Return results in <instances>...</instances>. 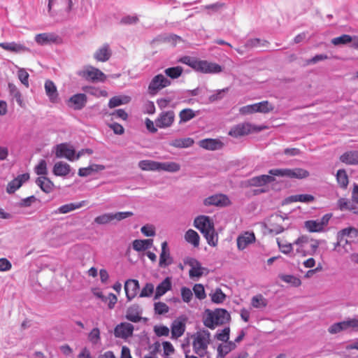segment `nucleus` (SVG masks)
I'll return each mask as SVG.
<instances>
[{"instance_id":"f257e3e1","label":"nucleus","mask_w":358,"mask_h":358,"mask_svg":"<svg viewBox=\"0 0 358 358\" xmlns=\"http://www.w3.org/2000/svg\"><path fill=\"white\" fill-rule=\"evenodd\" d=\"M194 226L203 235L208 245L215 247L217 244V235L214 223L206 215H199L194 219Z\"/></svg>"},{"instance_id":"f03ea898","label":"nucleus","mask_w":358,"mask_h":358,"mask_svg":"<svg viewBox=\"0 0 358 358\" xmlns=\"http://www.w3.org/2000/svg\"><path fill=\"white\" fill-rule=\"evenodd\" d=\"M193 339L192 347L194 352L200 357H204L207 353L208 346L210 341V333L208 330L203 329L197 331L192 336Z\"/></svg>"},{"instance_id":"7ed1b4c3","label":"nucleus","mask_w":358,"mask_h":358,"mask_svg":"<svg viewBox=\"0 0 358 358\" xmlns=\"http://www.w3.org/2000/svg\"><path fill=\"white\" fill-rule=\"evenodd\" d=\"M294 244L296 247V253L302 257L313 255L320 245V243L317 240L310 238L307 236L299 237L294 242Z\"/></svg>"},{"instance_id":"20e7f679","label":"nucleus","mask_w":358,"mask_h":358,"mask_svg":"<svg viewBox=\"0 0 358 358\" xmlns=\"http://www.w3.org/2000/svg\"><path fill=\"white\" fill-rule=\"evenodd\" d=\"M71 6L72 0H48V13L52 17L59 15L61 17L57 20H62L67 17L71 10Z\"/></svg>"},{"instance_id":"39448f33","label":"nucleus","mask_w":358,"mask_h":358,"mask_svg":"<svg viewBox=\"0 0 358 358\" xmlns=\"http://www.w3.org/2000/svg\"><path fill=\"white\" fill-rule=\"evenodd\" d=\"M55 155L57 158H66L68 160L73 162L78 159L81 156V152H79L76 155V150L72 147H69L67 143H60L55 146Z\"/></svg>"},{"instance_id":"423d86ee","label":"nucleus","mask_w":358,"mask_h":358,"mask_svg":"<svg viewBox=\"0 0 358 358\" xmlns=\"http://www.w3.org/2000/svg\"><path fill=\"white\" fill-rule=\"evenodd\" d=\"M79 76L84 78L86 80L90 82H104L106 79V76L99 69L90 66L85 69L79 73Z\"/></svg>"},{"instance_id":"0eeeda50","label":"nucleus","mask_w":358,"mask_h":358,"mask_svg":"<svg viewBox=\"0 0 358 358\" xmlns=\"http://www.w3.org/2000/svg\"><path fill=\"white\" fill-rule=\"evenodd\" d=\"M171 82L165 76L157 74L152 78L148 85L150 94H155L162 89L170 86Z\"/></svg>"},{"instance_id":"6e6552de","label":"nucleus","mask_w":358,"mask_h":358,"mask_svg":"<svg viewBox=\"0 0 358 358\" xmlns=\"http://www.w3.org/2000/svg\"><path fill=\"white\" fill-rule=\"evenodd\" d=\"M202 73L217 74L222 71V67L216 63L206 60H199L196 71Z\"/></svg>"},{"instance_id":"1a4fd4ad","label":"nucleus","mask_w":358,"mask_h":358,"mask_svg":"<svg viewBox=\"0 0 358 358\" xmlns=\"http://www.w3.org/2000/svg\"><path fill=\"white\" fill-rule=\"evenodd\" d=\"M175 119L173 110L162 112L155 120V124L159 128H166L172 125Z\"/></svg>"},{"instance_id":"9d476101","label":"nucleus","mask_w":358,"mask_h":358,"mask_svg":"<svg viewBox=\"0 0 358 358\" xmlns=\"http://www.w3.org/2000/svg\"><path fill=\"white\" fill-rule=\"evenodd\" d=\"M133 324L128 322H121L114 329V335L116 338H127L132 336L134 332Z\"/></svg>"},{"instance_id":"9b49d317","label":"nucleus","mask_w":358,"mask_h":358,"mask_svg":"<svg viewBox=\"0 0 358 358\" xmlns=\"http://www.w3.org/2000/svg\"><path fill=\"white\" fill-rule=\"evenodd\" d=\"M61 38L55 33H42L36 34L35 41L40 45H47L52 43H59Z\"/></svg>"},{"instance_id":"f8f14e48","label":"nucleus","mask_w":358,"mask_h":358,"mask_svg":"<svg viewBox=\"0 0 358 358\" xmlns=\"http://www.w3.org/2000/svg\"><path fill=\"white\" fill-rule=\"evenodd\" d=\"M29 174L27 173L18 175L15 178L8 183L6 187L7 193L10 194L15 193V191L20 188L24 182L29 180Z\"/></svg>"},{"instance_id":"ddd939ff","label":"nucleus","mask_w":358,"mask_h":358,"mask_svg":"<svg viewBox=\"0 0 358 358\" xmlns=\"http://www.w3.org/2000/svg\"><path fill=\"white\" fill-rule=\"evenodd\" d=\"M162 251L159 255V266L160 268H166L172 264L173 262V257L171 256L170 250L166 241L162 243Z\"/></svg>"},{"instance_id":"4468645a","label":"nucleus","mask_w":358,"mask_h":358,"mask_svg":"<svg viewBox=\"0 0 358 358\" xmlns=\"http://www.w3.org/2000/svg\"><path fill=\"white\" fill-rule=\"evenodd\" d=\"M87 101L85 94L78 93L71 96L68 100V106L72 107L74 110L83 109Z\"/></svg>"},{"instance_id":"2eb2a0df","label":"nucleus","mask_w":358,"mask_h":358,"mask_svg":"<svg viewBox=\"0 0 358 358\" xmlns=\"http://www.w3.org/2000/svg\"><path fill=\"white\" fill-rule=\"evenodd\" d=\"M140 285L137 280L129 279L124 283V290L127 299L129 301L136 297L139 290Z\"/></svg>"},{"instance_id":"dca6fc26","label":"nucleus","mask_w":358,"mask_h":358,"mask_svg":"<svg viewBox=\"0 0 358 358\" xmlns=\"http://www.w3.org/2000/svg\"><path fill=\"white\" fill-rule=\"evenodd\" d=\"M52 173L56 176L66 177L71 173V175H73L74 171L72 170L69 164L59 161L56 162L53 166Z\"/></svg>"},{"instance_id":"f3484780","label":"nucleus","mask_w":358,"mask_h":358,"mask_svg":"<svg viewBox=\"0 0 358 358\" xmlns=\"http://www.w3.org/2000/svg\"><path fill=\"white\" fill-rule=\"evenodd\" d=\"M112 55V50L109 44L104 43L99 47L94 53V58L101 62H107Z\"/></svg>"},{"instance_id":"a211bd4d","label":"nucleus","mask_w":358,"mask_h":358,"mask_svg":"<svg viewBox=\"0 0 358 358\" xmlns=\"http://www.w3.org/2000/svg\"><path fill=\"white\" fill-rule=\"evenodd\" d=\"M255 236L253 232L246 231L237 238V247L239 250H243L250 244L255 241Z\"/></svg>"},{"instance_id":"6ab92c4d","label":"nucleus","mask_w":358,"mask_h":358,"mask_svg":"<svg viewBox=\"0 0 358 358\" xmlns=\"http://www.w3.org/2000/svg\"><path fill=\"white\" fill-rule=\"evenodd\" d=\"M251 131V125L249 123H241L233 127L229 131V135L238 138L248 134Z\"/></svg>"},{"instance_id":"aec40b11","label":"nucleus","mask_w":358,"mask_h":358,"mask_svg":"<svg viewBox=\"0 0 358 358\" xmlns=\"http://www.w3.org/2000/svg\"><path fill=\"white\" fill-rule=\"evenodd\" d=\"M201 148L208 150H217L222 148L224 144L219 139L205 138L199 142Z\"/></svg>"},{"instance_id":"412c9836","label":"nucleus","mask_w":358,"mask_h":358,"mask_svg":"<svg viewBox=\"0 0 358 358\" xmlns=\"http://www.w3.org/2000/svg\"><path fill=\"white\" fill-rule=\"evenodd\" d=\"M141 314L142 310L141 307L137 304H134L127 308L125 317L130 322H138L142 319Z\"/></svg>"},{"instance_id":"4be33fe9","label":"nucleus","mask_w":358,"mask_h":358,"mask_svg":"<svg viewBox=\"0 0 358 358\" xmlns=\"http://www.w3.org/2000/svg\"><path fill=\"white\" fill-rule=\"evenodd\" d=\"M0 47L5 50L15 52V53H21L25 52H30L29 48H27L25 45L15 43V42H4L0 43Z\"/></svg>"},{"instance_id":"5701e85b","label":"nucleus","mask_w":358,"mask_h":358,"mask_svg":"<svg viewBox=\"0 0 358 358\" xmlns=\"http://www.w3.org/2000/svg\"><path fill=\"white\" fill-rule=\"evenodd\" d=\"M229 203V198L224 194L210 196L204 200L206 206H227Z\"/></svg>"},{"instance_id":"b1692460","label":"nucleus","mask_w":358,"mask_h":358,"mask_svg":"<svg viewBox=\"0 0 358 358\" xmlns=\"http://www.w3.org/2000/svg\"><path fill=\"white\" fill-rule=\"evenodd\" d=\"M275 180V178L269 175H261L252 177L249 180V185L254 187H261Z\"/></svg>"},{"instance_id":"393cba45","label":"nucleus","mask_w":358,"mask_h":358,"mask_svg":"<svg viewBox=\"0 0 358 358\" xmlns=\"http://www.w3.org/2000/svg\"><path fill=\"white\" fill-rule=\"evenodd\" d=\"M171 287L172 283L171 278L167 277L157 286L154 299H159L162 296L170 290Z\"/></svg>"},{"instance_id":"a878e982","label":"nucleus","mask_w":358,"mask_h":358,"mask_svg":"<svg viewBox=\"0 0 358 358\" xmlns=\"http://www.w3.org/2000/svg\"><path fill=\"white\" fill-rule=\"evenodd\" d=\"M340 160L348 165H358V150L345 152L341 155Z\"/></svg>"},{"instance_id":"bb28decb","label":"nucleus","mask_w":358,"mask_h":358,"mask_svg":"<svg viewBox=\"0 0 358 358\" xmlns=\"http://www.w3.org/2000/svg\"><path fill=\"white\" fill-rule=\"evenodd\" d=\"M44 87L46 95L48 96L50 101L52 103H56L58 100V93L55 83L48 80L45 81Z\"/></svg>"},{"instance_id":"cd10ccee","label":"nucleus","mask_w":358,"mask_h":358,"mask_svg":"<svg viewBox=\"0 0 358 358\" xmlns=\"http://www.w3.org/2000/svg\"><path fill=\"white\" fill-rule=\"evenodd\" d=\"M87 201H81L78 203H70L61 206L57 210L56 213L66 214L71 211L80 208L87 204Z\"/></svg>"},{"instance_id":"c85d7f7f","label":"nucleus","mask_w":358,"mask_h":358,"mask_svg":"<svg viewBox=\"0 0 358 358\" xmlns=\"http://www.w3.org/2000/svg\"><path fill=\"white\" fill-rule=\"evenodd\" d=\"M36 184L45 193H50L54 188V183L46 176H40L36 180Z\"/></svg>"},{"instance_id":"c756f323","label":"nucleus","mask_w":358,"mask_h":358,"mask_svg":"<svg viewBox=\"0 0 358 358\" xmlns=\"http://www.w3.org/2000/svg\"><path fill=\"white\" fill-rule=\"evenodd\" d=\"M224 343V344H220L217 347V356L219 358H224L236 348V343L233 341H228Z\"/></svg>"},{"instance_id":"7c9ffc66","label":"nucleus","mask_w":358,"mask_h":358,"mask_svg":"<svg viewBox=\"0 0 358 358\" xmlns=\"http://www.w3.org/2000/svg\"><path fill=\"white\" fill-rule=\"evenodd\" d=\"M171 337L178 338L180 337L185 331V324L179 320H175L171 324Z\"/></svg>"},{"instance_id":"2f4dec72","label":"nucleus","mask_w":358,"mask_h":358,"mask_svg":"<svg viewBox=\"0 0 358 358\" xmlns=\"http://www.w3.org/2000/svg\"><path fill=\"white\" fill-rule=\"evenodd\" d=\"M338 206L341 210H348L354 214L358 215V206L350 202L348 199L341 198L338 201Z\"/></svg>"},{"instance_id":"473e14b6","label":"nucleus","mask_w":358,"mask_h":358,"mask_svg":"<svg viewBox=\"0 0 358 358\" xmlns=\"http://www.w3.org/2000/svg\"><path fill=\"white\" fill-rule=\"evenodd\" d=\"M194 143V141L193 138L187 137L173 139L169 143V145L177 148H187L191 147Z\"/></svg>"},{"instance_id":"72a5a7b5","label":"nucleus","mask_w":358,"mask_h":358,"mask_svg":"<svg viewBox=\"0 0 358 358\" xmlns=\"http://www.w3.org/2000/svg\"><path fill=\"white\" fill-rule=\"evenodd\" d=\"M152 243V239L135 240L133 241L132 246L134 250L141 252L151 248Z\"/></svg>"},{"instance_id":"f704fd0d","label":"nucleus","mask_w":358,"mask_h":358,"mask_svg":"<svg viewBox=\"0 0 358 358\" xmlns=\"http://www.w3.org/2000/svg\"><path fill=\"white\" fill-rule=\"evenodd\" d=\"M105 166L101 164H93L85 168H80L78 170V175L80 177H86L92 174L93 172H97L104 170Z\"/></svg>"},{"instance_id":"c9c22d12","label":"nucleus","mask_w":358,"mask_h":358,"mask_svg":"<svg viewBox=\"0 0 358 358\" xmlns=\"http://www.w3.org/2000/svg\"><path fill=\"white\" fill-rule=\"evenodd\" d=\"M130 100L131 98L128 96H115L110 99L108 106L110 108H113L123 104H127Z\"/></svg>"},{"instance_id":"e433bc0d","label":"nucleus","mask_w":358,"mask_h":358,"mask_svg":"<svg viewBox=\"0 0 358 358\" xmlns=\"http://www.w3.org/2000/svg\"><path fill=\"white\" fill-rule=\"evenodd\" d=\"M309 176V172L301 168L288 169V178L303 179Z\"/></svg>"},{"instance_id":"4c0bfd02","label":"nucleus","mask_w":358,"mask_h":358,"mask_svg":"<svg viewBox=\"0 0 358 358\" xmlns=\"http://www.w3.org/2000/svg\"><path fill=\"white\" fill-rule=\"evenodd\" d=\"M138 166L143 171H159V162L152 160H141L138 163Z\"/></svg>"},{"instance_id":"58836bf2","label":"nucleus","mask_w":358,"mask_h":358,"mask_svg":"<svg viewBox=\"0 0 358 358\" xmlns=\"http://www.w3.org/2000/svg\"><path fill=\"white\" fill-rule=\"evenodd\" d=\"M8 88L10 95L13 97V99H15L16 102L20 107H22L23 100L22 98L21 92L18 88L15 86V85L13 83H8Z\"/></svg>"},{"instance_id":"ea45409f","label":"nucleus","mask_w":358,"mask_h":358,"mask_svg":"<svg viewBox=\"0 0 358 358\" xmlns=\"http://www.w3.org/2000/svg\"><path fill=\"white\" fill-rule=\"evenodd\" d=\"M268 45V42L267 41L260 38H250L245 42V46L247 48H267Z\"/></svg>"},{"instance_id":"a19ab883","label":"nucleus","mask_w":358,"mask_h":358,"mask_svg":"<svg viewBox=\"0 0 358 358\" xmlns=\"http://www.w3.org/2000/svg\"><path fill=\"white\" fill-rule=\"evenodd\" d=\"M180 169V166L176 162H159V171H165L171 173H174L178 171Z\"/></svg>"},{"instance_id":"79ce46f5","label":"nucleus","mask_w":358,"mask_h":358,"mask_svg":"<svg viewBox=\"0 0 358 358\" xmlns=\"http://www.w3.org/2000/svg\"><path fill=\"white\" fill-rule=\"evenodd\" d=\"M185 238L187 242L192 244L194 247H198L199 245V236L198 233L193 229H189L186 231Z\"/></svg>"},{"instance_id":"37998d69","label":"nucleus","mask_w":358,"mask_h":358,"mask_svg":"<svg viewBox=\"0 0 358 358\" xmlns=\"http://www.w3.org/2000/svg\"><path fill=\"white\" fill-rule=\"evenodd\" d=\"M355 36H351L348 34H343L338 37H336L331 39V43L334 45H345L349 43H354Z\"/></svg>"},{"instance_id":"c03bdc74","label":"nucleus","mask_w":358,"mask_h":358,"mask_svg":"<svg viewBox=\"0 0 358 358\" xmlns=\"http://www.w3.org/2000/svg\"><path fill=\"white\" fill-rule=\"evenodd\" d=\"M83 90L85 92L96 97L106 96L108 95V92L106 90H101L93 86L83 87Z\"/></svg>"},{"instance_id":"a18cd8bd","label":"nucleus","mask_w":358,"mask_h":358,"mask_svg":"<svg viewBox=\"0 0 358 358\" xmlns=\"http://www.w3.org/2000/svg\"><path fill=\"white\" fill-rule=\"evenodd\" d=\"M182 72L183 69L180 66L169 67L164 70L165 75L171 79H176L179 78L182 75Z\"/></svg>"},{"instance_id":"49530a36","label":"nucleus","mask_w":358,"mask_h":358,"mask_svg":"<svg viewBox=\"0 0 358 358\" xmlns=\"http://www.w3.org/2000/svg\"><path fill=\"white\" fill-rule=\"evenodd\" d=\"M305 227L310 232H321L324 230L319 220L305 222Z\"/></svg>"},{"instance_id":"de8ad7c7","label":"nucleus","mask_w":358,"mask_h":358,"mask_svg":"<svg viewBox=\"0 0 358 358\" xmlns=\"http://www.w3.org/2000/svg\"><path fill=\"white\" fill-rule=\"evenodd\" d=\"M336 180L340 185V187L343 189H345L348 187L349 180L348 176L346 173V171L344 169H339L336 173Z\"/></svg>"},{"instance_id":"09e8293b","label":"nucleus","mask_w":358,"mask_h":358,"mask_svg":"<svg viewBox=\"0 0 358 358\" xmlns=\"http://www.w3.org/2000/svg\"><path fill=\"white\" fill-rule=\"evenodd\" d=\"M87 338L89 341L93 345H96L101 343V333L97 327L93 328L88 334Z\"/></svg>"},{"instance_id":"8fccbe9b","label":"nucleus","mask_w":358,"mask_h":358,"mask_svg":"<svg viewBox=\"0 0 358 358\" xmlns=\"http://www.w3.org/2000/svg\"><path fill=\"white\" fill-rule=\"evenodd\" d=\"M339 232L340 239L342 241L343 238L350 237V238H357L358 236V229L355 227H349L345 229H343Z\"/></svg>"},{"instance_id":"3c124183","label":"nucleus","mask_w":358,"mask_h":358,"mask_svg":"<svg viewBox=\"0 0 358 358\" xmlns=\"http://www.w3.org/2000/svg\"><path fill=\"white\" fill-rule=\"evenodd\" d=\"M214 312L219 325L224 324L230 318L229 313L225 309L218 308Z\"/></svg>"},{"instance_id":"603ef678","label":"nucleus","mask_w":358,"mask_h":358,"mask_svg":"<svg viewBox=\"0 0 358 358\" xmlns=\"http://www.w3.org/2000/svg\"><path fill=\"white\" fill-rule=\"evenodd\" d=\"M215 312H208L207 316L203 320V324L206 327L213 329L219 325L217 319L215 317Z\"/></svg>"},{"instance_id":"864d4df0","label":"nucleus","mask_w":358,"mask_h":358,"mask_svg":"<svg viewBox=\"0 0 358 358\" xmlns=\"http://www.w3.org/2000/svg\"><path fill=\"white\" fill-rule=\"evenodd\" d=\"M196 116L194 111L191 108H185L182 110L179 113L180 124L187 122L193 119Z\"/></svg>"},{"instance_id":"5fc2aeb1","label":"nucleus","mask_w":358,"mask_h":358,"mask_svg":"<svg viewBox=\"0 0 358 358\" xmlns=\"http://www.w3.org/2000/svg\"><path fill=\"white\" fill-rule=\"evenodd\" d=\"M251 305L255 308H265L267 306V301L262 294H257L252 298Z\"/></svg>"},{"instance_id":"6e6d98bb","label":"nucleus","mask_w":358,"mask_h":358,"mask_svg":"<svg viewBox=\"0 0 358 358\" xmlns=\"http://www.w3.org/2000/svg\"><path fill=\"white\" fill-rule=\"evenodd\" d=\"M206 268L201 266V263L196 266L194 268H191L189 271V275L191 279L199 280L203 275V271Z\"/></svg>"},{"instance_id":"4d7b16f0","label":"nucleus","mask_w":358,"mask_h":358,"mask_svg":"<svg viewBox=\"0 0 358 358\" xmlns=\"http://www.w3.org/2000/svg\"><path fill=\"white\" fill-rule=\"evenodd\" d=\"M228 91V87L214 91L213 94L208 97V101L206 102V103H213L216 101L221 100L222 99H223L224 94L227 93Z\"/></svg>"},{"instance_id":"13d9d810","label":"nucleus","mask_w":358,"mask_h":358,"mask_svg":"<svg viewBox=\"0 0 358 358\" xmlns=\"http://www.w3.org/2000/svg\"><path fill=\"white\" fill-rule=\"evenodd\" d=\"M178 62L182 64H185L192 67L194 70L196 71L197 65L199 63L198 59L189 56H183L178 59Z\"/></svg>"},{"instance_id":"bf43d9fd","label":"nucleus","mask_w":358,"mask_h":358,"mask_svg":"<svg viewBox=\"0 0 358 358\" xmlns=\"http://www.w3.org/2000/svg\"><path fill=\"white\" fill-rule=\"evenodd\" d=\"M292 201L302 202V203H310L314 200V196L311 194H296L291 196Z\"/></svg>"},{"instance_id":"052dcab7","label":"nucleus","mask_w":358,"mask_h":358,"mask_svg":"<svg viewBox=\"0 0 358 358\" xmlns=\"http://www.w3.org/2000/svg\"><path fill=\"white\" fill-rule=\"evenodd\" d=\"M257 110L258 113H267L273 110V106L267 101L257 103Z\"/></svg>"},{"instance_id":"680f3d73","label":"nucleus","mask_w":358,"mask_h":358,"mask_svg":"<svg viewBox=\"0 0 358 358\" xmlns=\"http://www.w3.org/2000/svg\"><path fill=\"white\" fill-rule=\"evenodd\" d=\"M113 220V213H108L97 216L94 219V222L98 224H106Z\"/></svg>"},{"instance_id":"e2e57ef3","label":"nucleus","mask_w":358,"mask_h":358,"mask_svg":"<svg viewBox=\"0 0 358 358\" xmlns=\"http://www.w3.org/2000/svg\"><path fill=\"white\" fill-rule=\"evenodd\" d=\"M277 243L280 252L285 255H289L293 251L294 245H295L294 243H282L279 238H277Z\"/></svg>"},{"instance_id":"0e129e2a","label":"nucleus","mask_w":358,"mask_h":358,"mask_svg":"<svg viewBox=\"0 0 358 358\" xmlns=\"http://www.w3.org/2000/svg\"><path fill=\"white\" fill-rule=\"evenodd\" d=\"M230 329L225 327L222 330H218L215 334V338L222 342H227L229 339Z\"/></svg>"},{"instance_id":"69168bd1","label":"nucleus","mask_w":358,"mask_h":358,"mask_svg":"<svg viewBox=\"0 0 358 358\" xmlns=\"http://www.w3.org/2000/svg\"><path fill=\"white\" fill-rule=\"evenodd\" d=\"M35 173L41 176H45L48 173L47 163L45 159H41L35 167Z\"/></svg>"},{"instance_id":"338daca9","label":"nucleus","mask_w":358,"mask_h":358,"mask_svg":"<svg viewBox=\"0 0 358 358\" xmlns=\"http://www.w3.org/2000/svg\"><path fill=\"white\" fill-rule=\"evenodd\" d=\"M226 298V295L222 292L221 289L217 288L215 292L211 294V300L215 303H222Z\"/></svg>"},{"instance_id":"774afa93","label":"nucleus","mask_w":358,"mask_h":358,"mask_svg":"<svg viewBox=\"0 0 358 358\" xmlns=\"http://www.w3.org/2000/svg\"><path fill=\"white\" fill-rule=\"evenodd\" d=\"M193 291L195 296L199 300H203L206 296L204 287L201 284H195L193 287Z\"/></svg>"}]
</instances>
